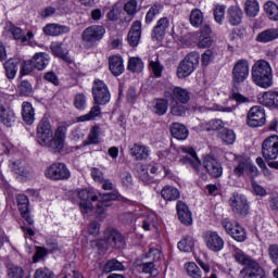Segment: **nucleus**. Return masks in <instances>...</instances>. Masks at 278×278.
<instances>
[{
  "instance_id": "f257e3e1",
  "label": "nucleus",
  "mask_w": 278,
  "mask_h": 278,
  "mask_svg": "<svg viewBox=\"0 0 278 278\" xmlns=\"http://www.w3.org/2000/svg\"><path fill=\"white\" fill-rule=\"evenodd\" d=\"M79 207L81 214H90L92 211V202L98 201L96 212L97 214H105V210L112 205V201H116L118 199V192H111L104 194H94V192L83 189L78 191Z\"/></svg>"
},
{
  "instance_id": "f03ea898",
  "label": "nucleus",
  "mask_w": 278,
  "mask_h": 278,
  "mask_svg": "<svg viewBox=\"0 0 278 278\" xmlns=\"http://www.w3.org/2000/svg\"><path fill=\"white\" fill-rule=\"evenodd\" d=\"M251 79L258 88H270L273 86V67L266 60L256 61L251 71Z\"/></svg>"
},
{
  "instance_id": "7ed1b4c3",
  "label": "nucleus",
  "mask_w": 278,
  "mask_h": 278,
  "mask_svg": "<svg viewBox=\"0 0 278 278\" xmlns=\"http://www.w3.org/2000/svg\"><path fill=\"white\" fill-rule=\"evenodd\" d=\"M201 55L198 52H191L181 60L177 67L178 79H186L190 77L193 71H197Z\"/></svg>"
},
{
  "instance_id": "20e7f679",
  "label": "nucleus",
  "mask_w": 278,
  "mask_h": 278,
  "mask_svg": "<svg viewBox=\"0 0 278 278\" xmlns=\"http://www.w3.org/2000/svg\"><path fill=\"white\" fill-rule=\"evenodd\" d=\"M92 97L96 105H108L112 99L110 89L103 80H94L92 86Z\"/></svg>"
},
{
  "instance_id": "39448f33",
  "label": "nucleus",
  "mask_w": 278,
  "mask_h": 278,
  "mask_svg": "<svg viewBox=\"0 0 278 278\" xmlns=\"http://www.w3.org/2000/svg\"><path fill=\"white\" fill-rule=\"evenodd\" d=\"M45 175L52 181H64L71 179V170L64 163H53L45 170Z\"/></svg>"
},
{
  "instance_id": "423d86ee",
  "label": "nucleus",
  "mask_w": 278,
  "mask_h": 278,
  "mask_svg": "<svg viewBox=\"0 0 278 278\" xmlns=\"http://www.w3.org/2000/svg\"><path fill=\"white\" fill-rule=\"evenodd\" d=\"M180 153H186L187 156H182L180 159L181 164H187L191 166L197 175H203L201 172V161H199V156H197V151L194 148L190 146H181L179 148Z\"/></svg>"
},
{
  "instance_id": "0eeeda50",
  "label": "nucleus",
  "mask_w": 278,
  "mask_h": 278,
  "mask_svg": "<svg viewBox=\"0 0 278 278\" xmlns=\"http://www.w3.org/2000/svg\"><path fill=\"white\" fill-rule=\"evenodd\" d=\"M222 225L226 233H228V236H231L232 239L237 242H244V240H247V230L237 222L225 218L222 220Z\"/></svg>"
},
{
  "instance_id": "6e6552de",
  "label": "nucleus",
  "mask_w": 278,
  "mask_h": 278,
  "mask_svg": "<svg viewBox=\"0 0 278 278\" xmlns=\"http://www.w3.org/2000/svg\"><path fill=\"white\" fill-rule=\"evenodd\" d=\"M249 127H264L266 125V111L260 105L252 106L247 115Z\"/></svg>"
},
{
  "instance_id": "1a4fd4ad",
  "label": "nucleus",
  "mask_w": 278,
  "mask_h": 278,
  "mask_svg": "<svg viewBox=\"0 0 278 278\" xmlns=\"http://www.w3.org/2000/svg\"><path fill=\"white\" fill-rule=\"evenodd\" d=\"M262 155L264 160L270 162L278 157V136L267 137L262 143Z\"/></svg>"
},
{
  "instance_id": "9d476101",
  "label": "nucleus",
  "mask_w": 278,
  "mask_h": 278,
  "mask_svg": "<svg viewBox=\"0 0 278 278\" xmlns=\"http://www.w3.org/2000/svg\"><path fill=\"white\" fill-rule=\"evenodd\" d=\"M249 61L247 59L237 61L232 67L233 84H244L249 79Z\"/></svg>"
},
{
  "instance_id": "9b49d317",
  "label": "nucleus",
  "mask_w": 278,
  "mask_h": 278,
  "mask_svg": "<svg viewBox=\"0 0 278 278\" xmlns=\"http://www.w3.org/2000/svg\"><path fill=\"white\" fill-rule=\"evenodd\" d=\"M103 36H105V27L101 25H92L83 31L81 38L84 42L94 45V42L103 40Z\"/></svg>"
},
{
  "instance_id": "f8f14e48",
  "label": "nucleus",
  "mask_w": 278,
  "mask_h": 278,
  "mask_svg": "<svg viewBox=\"0 0 278 278\" xmlns=\"http://www.w3.org/2000/svg\"><path fill=\"white\" fill-rule=\"evenodd\" d=\"M204 242L208 251L213 253H220L225 249V240L216 231H206L204 233Z\"/></svg>"
},
{
  "instance_id": "ddd939ff",
  "label": "nucleus",
  "mask_w": 278,
  "mask_h": 278,
  "mask_svg": "<svg viewBox=\"0 0 278 278\" xmlns=\"http://www.w3.org/2000/svg\"><path fill=\"white\" fill-rule=\"evenodd\" d=\"M229 205L233 212L238 216H247L249 214V202L247 198L240 193H235L229 199Z\"/></svg>"
},
{
  "instance_id": "4468645a",
  "label": "nucleus",
  "mask_w": 278,
  "mask_h": 278,
  "mask_svg": "<svg viewBox=\"0 0 278 278\" xmlns=\"http://www.w3.org/2000/svg\"><path fill=\"white\" fill-rule=\"evenodd\" d=\"M53 138V128L49 118L43 117L37 125V140L40 146L47 144V140Z\"/></svg>"
},
{
  "instance_id": "2eb2a0df",
  "label": "nucleus",
  "mask_w": 278,
  "mask_h": 278,
  "mask_svg": "<svg viewBox=\"0 0 278 278\" xmlns=\"http://www.w3.org/2000/svg\"><path fill=\"white\" fill-rule=\"evenodd\" d=\"M203 167L208 173V175H211V177H214L215 179H218V177L223 176V166L212 155L204 156Z\"/></svg>"
},
{
  "instance_id": "dca6fc26",
  "label": "nucleus",
  "mask_w": 278,
  "mask_h": 278,
  "mask_svg": "<svg viewBox=\"0 0 278 278\" xmlns=\"http://www.w3.org/2000/svg\"><path fill=\"white\" fill-rule=\"evenodd\" d=\"M104 240L106 244L113 247V249H123V247H125V238H123V235L116 229H106L104 231Z\"/></svg>"
},
{
  "instance_id": "f3484780",
  "label": "nucleus",
  "mask_w": 278,
  "mask_h": 278,
  "mask_svg": "<svg viewBox=\"0 0 278 278\" xmlns=\"http://www.w3.org/2000/svg\"><path fill=\"white\" fill-rule=\"evenodd\" d=\"M240 278H266V274L264 273V268L260 266V263L254 261L250 265L243 267L239 274Z\"/></svg>"
},
{
  "instance_id": "a211bd4d",
  "label": "nucleus",
  "mask_w": 278,
  "mask_h": 278,
  "mask_svg": "<svg viewBox=\"0 0 278 278\" xmlns=\"http://www.w3.org/2000/svg\"><path fill=\"white\" fill-rule=\"evenodd\" d=\"M16 201L22 218H24L27 225L31 227L34 225V218H31V215L29 214V198L23 193H20L16 195Z\"/></svg>"
},
{
  "instance_id": "6ab92c4d",
  "label": "nucleus",
  "mask_w": 278,
  "mask_h": 278,
  "mask_svg": "<svg viewBox=\"0 0 278 278\" xmlns=\"http://www.w3.org/2000/svg\"><path fill=\"white\" fill-rule=\"evenodd\" d=\"M9 166L16 177H21L22 179L31 177V168H29V165L23 161H10Z\"/></svg>"
},
{
  "instance_id": "aec40b11",
  "label": "nucleus",
  "mask_w": 278,
  "mask_h": 278,
  "mask_svg": "<svg viewBox=\"0 0 278 278\" xmlns=\"http://www.w3.org/2000/svg\"><path fill=\"white\" fill-rule=\"evenodd\" d=\"M170 27V20L168 17H161L152 30V40H164L166 31Z\"/></svg>"
},
{
  "instance_id": "412c9836",
  "label": "nucleus",
  "mask_w": 278,
  "mask_h": 278,
  "mask_svg": "<svg viewBox=\"0 0 278 278\" xmlns=\"http://www.w3.org/2000/svg\"><path fill=\"white\" fill-rule=\"evenodd\" d=\"M142 38V22L135 21L129 29L127 41L130 47H138Z\"/></svg>"
},
{
  "instance_id": "4be33fe9",
  "label": "nucleus",
  "mask_w": 278,
  "mask_h": 278,
  "mask_svg": "<svg viewBox=\"0 0 278 278\" xmlns=\"http://www.w3.org/2000/svg\"><path fill=\"white\" fill-rule=\"evenodd\" d=\"M176 210L178 214V220L182 225H186V227H190V225H192V212L190 211L188 205L182 201H178Z\"/></svg>"
},
{
  "instance_id": "5701e85b",
  "label": "nucleus",
  "mask_w": 278,
  "mask_h": 278,
  "mask_svg": "<svg viewBox=\"0 0 278 278\" xmlns=\"http://www.w3.org/2000/svg\"><path fill=\"white\" fill-rule=\"evenodd\" d=\"M244 13L239 7L232 5L227 10L226 18L232 27H238L242 23Z\"/></svg>"
},
{
  "instance_id": "b1692460",
  "label": "nucleus",
  "mask_w": 278,
  "mask_h": 278,
  "mask_svg": "<svg viewBox=\"0 0 278 278\" xmlns=\"http://www.w3.org/2000/svg\"><path fill=\"white\" fill-rule=\"evenodd\" d=\"M109 68L115 77L125 73V65L123 64V58L121 55H112L109 58Z\"/></svg>"
},
{
  "instance_id": "393cba45",
  "label": "nucleus",
  "mask_w": 278,
  "mask_h": 278,
  "mask_svg": "<svg viewBox=\"0 0 278 278\" xmlns=\"http://www.w3.org/2000/svg\"><path fill=\"white\" fill-rule=\"evenodd\" d=\"M0 123L5 125V127H12L16 123V114L10 108H5L3 104H0Z\"/></svg>"
},
{
  "instance_id": "a878e982",
  "label": "nucleus",
  "mask_w": 278,
  "mask_h": 278,
  "mask_svg": "<svg viewBox=\"0 0 278 278\" xmlns=\"http://www.w3.org/2000/svg\"><path fill=\"white\" fill-rule=\"evenodd\" d=\"M258 103L265 108L278 109V91H265L258 97Z\"/></svg>"
},
{
  "instance_id": "bb28decb",
  "label": "nucleus",
  "mask_w": 278,
  "mask_h": 278,
  "mask_svg": "<svg viewBox=\"0 0 278 278\" xmlns=\"http://www.w3.org/2000/svg\"><path fill=\"white\" fill-rule=\"evenodd\" d=\"M50 49L55 58H60L64 62H67V64H71V62H73V60H71V56H68V48H66V45H64L63 42H54L51 45Z\"/></svg>"
},
{
  "instance_id": "cd10ccee",
  "label": "nucleus",
  "mask_w": 278,
  "mask_h": 278,
  "mask_svg": "<svg viewBox=\"0 0 278 278\" xmlns=\"http://www.w3.org/2000/svg\"><path fill=\"white\" fill-rule=\"evenodd\" d=\"M18 66H21V61L18 59H9L4 62V73L7 79L12 81L16 77V73H18Z\"/></svg>"
},
{
  "instance_id": "c85d7f7f",
  "label": "nucleus",
  "mask_w": 278,
  "mask_h": 278,
  "mask_svg": "<svg viewBox=\"0 0 278 278\" xmlns=\"http://www.w3.org/2000/svg\"><path fill=\"white\" fill-rule=\"evenodd\" d=\"M71 31V28L66 25H60V24H48L43 27V34L46 36H62V34H68Z\"/></svg>"
},
{
  "instance_id": "c756f323",
  "label": "nucleus",
  "mask_w": 278,
  "mask_h": 278,
  "mask_svg": "<svg viewBox=\"0 0 278 278\" xmlns=\"http://www.w3.org/2000/svg\"><path fill=\"white\" fill-rule=\"evenodd\" d=\"M274 40H278V28H267L256 36V42H262L263 45L274 42Z\"/></svg>"
},
{
  "instance_id": "7c9ffc66",
  "label": "nucleus",
  "mask_w": 278,
  "mask_h": 278,
  "mask_svg": "<svg viewBox=\"0 0 278 278\" xmlns=\"http://www.w3.org/2000/svg\"><path fill=\"white\" fill-rule=\"evenodd\" d=\"M31 62L37 71H45L49 66V62H51V56L47 52H37L31 58Z\"/></svg>"
},
{
  "instance_id": "2f4dec72",
  "label": "nucleus",
  "mask_w": 278,
  "mask_h": 278,
  "mask_svg": "<svg viewBox=\"0 0 278 278\" xmlns=\"http://www.w3.org/2000/svg\"><path fill=\"white\" fill-rule=\"evenodd\" d=\"M169 131L176 140H186L189 136L188 128L181 123H173L169 127Z\"/></svg>"
},
{
  "instance_id": "473e14b6",
  "label": "nucleus",
  "mask_w": 278,
  "mask_h": 278,
  "mask_svg": "<svg viewBox=\"0 0 278 278\" xmlns=\"http://www.w3.org/2000/svg\"><path fill=\"white\" fill-rule=\"evenodd\" d=\"M232 256L235 257L236 262H238V264H241V266L244 267L251 266V264L255 263V261H253L251 256L247 255L240 248H233Z\"/></svg>"
},
{
  "instance_id": "72a5a7b5",
  "label": "nucleus",
  "mask_w": 278,
  "mask_h": 278,
  "mask_svg": "<svg viewBox=\"0 0 278 278\" xmlns=\"http://www.w3.org/2000/svg\"><path fill=\"white\" fill-rule=\"evenodd\" d=\"M130 155L135 157V160H147V157H149V147L135 143L130 148Z\"/></svg>"
},
{
  "instance_id": "f704fd0d",
  "label": "nucleus",
  "mask_w": 278,
  "mask_h": 278,
  "mask_svg": "<svg viewBox=\"0 0 278 278\" xmlns=\"http://www.w3.org/2000/svg\"><path fill=\"white\" fill-rule=\"evenodd\" d=\"M101 128L99 126H92L87 139L83 142V147H90V144H99L101 142Z\"/></svg>"
},
{
  "instance_id": "c9c22d12",
  "label": "nucleus",
  "mask_w": 278,
  "mask_h": 278,
  "mask_svg": "<svg viewBox=\"0 0 278 278\" xmlns=\"http://www.w3.org/2000/svg\"><path fill=\"white\" fill-rule=\"evenodd\" d=\"M161 197L164 199V201H177V199L180 197L179 189L173 186H165L161 190Z\"/></svg>"
},
{
  "instance_id": "e433bc0d",
  "label": "nucleus",
  "mask_w": 278,
  "mask_h": 278,
  "mask_svg": "<svg viewBox=\"0 0 278 278\" xmlns=\"http://www.w3.org/2000/svg\"><path fill=\"white\" fill-rule=\"evenodd\" d=\"M244 12L249 18H255L260 14V2L257 0H245Z\"/></svg>"
},
{
  "instance_id": "4c0bfd02",
  "label": "nucleus",
  "mask_w": 278,
  "mask_h": 278,
  "mask_svg": "<svg viewBox=\"0 0 278 278\" xmlns=\"http://www.w3.org/2000/svg\"><path fill=\"white\" fill-rule=\"evenodd\" d=\"M41 147H47L51 153H60L64 149V141L52 136L46 143H41Z\"/></svg>"
},
{
  "instance_id": "58836bf2",
  "label": "nucleus",
  "mask_w": 278,
  "mask_h": 278,
  "mask_svg": "<svg viewBox=\"0 0 278 278\" xmlns=\"http://www.w3.org/2000/svg\"><path fill=\"white\" fill-rule=\"evenodd\" d=\"M173 97L176 101H179V103L186 104L190 101V91L186 88L174 87Z\"/></svg>"
},
{
  "instance_id": "ea45409f",
  "label": "nucleus",
  "mask_w": 278,
  "mask_h": 278,
  "mask_svg": "<svg viewBox=\"0 0 278 278\" xmlns=\"http://www.w3.org/2000/svg\"><path fill=\"white\" fill-rule=\"evenodd\" d=\"M101 104H94L89 113L78 116L77 117V123H86L88 121H94L97 118V116H101V106H99Z\"/></svg>"
},
{
  "instance_id": "a19ab883",
  "label": "nucleus",
  "mask_w": 278,
  "mask_h": 278,
  "mask_svg": "<svg viewBox=\"0 0 278 278\" xmlns=\"http://www.w3.org/2000/svg\"><path fill=\"white\" fill-rule=\"evenodd\" d=\"M153 112L157 116H164L168 112V100L161 98L153 101Z\"/></svg>"
},
{
  "instance_id": "79ce46f5",
  "label": "nucleus",
  "mask_w": 278,
  "mask_h": 278,
  "mask_svg": "<svg viewBox=\"0 0 278 278\" xmlns=\"http://www.w3.org/2000/svg\"><path fill=\"white\" fill-rule=\"evenodd\" d=\"M22 116L27 123V125H31L35 121V112H34V106H31V103L29 102H24L22 105Z\"/></svg>"
},
{
  "instance_id": "37998d69",
  "label": "nucleus",
  "mask_w": 278,
  "mask_h": 278,
  "mask_svg": "<svg viewBox=\"0 0 278 278\" xmlns=\"http://www.w3.org/2000/svg\"><path fill=\"white\" fill-rule=\"evenodd\" d=\"M11 34L15 40H21V42H23V43L29 42L31 40V38H34L33 31H28L25 35V33H23V29H21L18 27H12Z\"/></svg>"
},
{
  "instance_id": "c03bdc74",
  "label": "nucleus",
  "mask_w": 278,
  "mask_h": 278,
  "mask_svg": "<svg viewBox=\"0 0 278 278\" xmlns=\"http://www.w3.org/2000/svg\"><path fill=\"white\" fill-rule=\"evenodd\" d=\"M127 68L130 73H142L144 70V63L142 62V59L132 56L128 60Z\"/></svg>"
},
{
  "instance_id": "a18cd8bd",
  "label": "nucleus",
  "mask_w": 278,
  "mask_h": 278,
  "mask_svg": "<svg viewBox=\"0 0 278 278\" xmlns=\"http://www.w3.org/2000/svg\"><path fill=\"white\" fill-rule=\"evenodd\" d=\"M114 270H125V265L116 258L109 260L103 267V273L110 274Z\"/></svg>"
},
{
  "instance_id": "49530a36",
  "label": "nucleus",
  "mask_w": 278,
  "mask_h": 278,
  "mask_svg": "<svg viewBox=\"0 0 278 278\" xmlns=\"http://www.w3.org/2000/svg\"><path fill=\"white\" fill-rule=\"evenodd\" d=\"M264 10L270 21H278V5L273 1H267L264 4Z\"/></svg>"
},
{
  "instance_id": "de8ad7c7",
  "label": "nucleus",
  "mask_w": 278,
  "mask_h": 278,
  "mask_svg": "<svg viewBox=\"0 0 278 278\" xmlns=\"http://www.w3.org/2000/svg\"><path fill=\"white\" fill-rule=\"evenodd\" d=\"M218 137L224 144H233V142H236V132L229 128H224L219 131Z\"/></svg>"
},
{
  "instance_id": "09e8293b",
  "label": "nucleus",
  "mask_w": 278,
  "mask_h": 278,
  "mask_svg": "<svg viewBox=\"0 0 278 278\" xmlns=\"http://www.w3.org/2000/svg\"><path fill=\"white\" fill-rule=\"evenodd\" d=\"M179 251L184 253H190L194 249V239L192 237H185L177 244Z\"/></svg>"
},
{
  "instance_id": "8fccbe9b",
  "label": "nucleus",
  "mask_w": 278,
  "mask_h": 278,
  "mask_svg": "<svg viewBox=\"0 0 278 278\" xmlns=\"http://www.w3.org/2000/svg\"><path fill=\"white\" fill-rule=\"evenodd\" d=\"M203 12L199 9H193L190 13L189 21L192 25V27H201L203 25Z\"/></svg>"
},
{
  "instance_id": "3c124183",
  "label": "nucleus",
  "mask_w": 278,
  "mask_h": 278,
  "mask_svg": "<svg viewBox=\"0 0 278 278\" xmlns=\"http://www.w3.org/2000/svg\"><path fill=\"white\" fill-rule=\"evenodd\" d=\"M238 162L239 164L235 168L233 173L237 175V177H242V175H247V170L249 169L251 162L244 157H239Z\"/></svg>"
},
{
  "instance_id": "603ef678",
  "label": "nucleus",
  "mask_w": 278,
  "mask_h": 278,
  "mask_svg": "<svg viewBox=\"0 0 278 278\" xmlns=\"http://www.w3.org/2000/svg\"><path fill=\"white\" fill-rule=\"evenodd\" d=\"M8 277L9 278H23L25 277V269L18 265H8Z\"/></svg>"
},
{
  "instance_id": "864d4df0",
  "label": "nucleus",
  "mask_w": 278,
  "mask_h": 278,
  "mask_svg": "<svg viewBox=\"0 0 278 278\" xmlns=\"http://www.w3.org/2000/svg\"><path fill=\"white\" fill-rule=\"evenodd\" d=\"M124 12H126L128 16H136V14H138V0H129L126 2L124 4Z\"/></svg>"
},
{
  "instance_id": "5fc2aeb1",
  "label": "nucleus",
  "mask_w": 278,
  "mask_h": 278,
  "mask_svg": "<svg viewBox=\"0 0 278 278\" xmlns=\"http://www.w3.org/2000/svg\"><path fill=\"white\" fill-rule=\"evenodd\" d=\"M140 268L142 273H146V275H150L151 277H157V269H155V264L153 263V261L141 264Z\"/></svg>"
},
{
  "instance_id": "6e6d98bb",
  "label": "nucleus",
  "mask_w": 278,
  "mask_h": 278,
  "mask_svg": "<svg viewBox=\"0 0 278 278\" xmlns=\"http://www.w3.org/2000/svg\"><path fill=\"white\" fill-rule=\"evenodd\" d=\"M186 268H187V273H188L189 277L201 278V276H202L201 268H199V266L195 265V263H188L186 265Z\"/></svg>"
},
{
  "instance_id": "4d7b16f0",
  "label": "nucleus",
  "mask_w": 278,
  "mask_h": 278,
  "mask_svg": "<svg viewBox=\"0 0 278 278\" xmlns=\"http://www.w3.org/2000/svg\"><path fill=\"white\" fill-rule=\"evenodd\" d=\"M87 98L84 93H76L74 97V108L76 110H86Z\"/></svg>"
},
{
  "instance_id": "13d9d810",
  "label": "nucleus",
  "mask_w": 278,
  "mask_h": 278,
  "mask_svg": "<svg viewBox=\"0 0 278 278\" xmlns=\"http://www.w3.org/2000/svg\"><path fill=\"white\" fill-rule=\"evenodd\" d=\"M161 10H162V5L160 4L152 5L146 15V23L148 24L153 23V18H155V16L160 14Z\"/></svg>"
},
{
  "instance_id": "bf43d9fd",
  "label": "nucleus",
  "mask_w": 278,
  "mask_h": 278,
  "mask_svg": "<svg viewBox=\"0 0 278 278\" xmlns=\"http://www.w3.org/2000/svg\"><path fill=\"white\" fill-rule=\"evenodd\" d=\"M34 91L30 83L27 80H22L18 86V92L22 97H29V94Z\"/></svg>"
},
{
  "instance_id": "052dcab7",
  "label": "nucleus",
  "mask_w": 278,
  "mask_h": 278,
  "mask_svg": "<svg viewBox=\"0 0 278 278\" xmlns=\"http://www.w3.org/2000/svg\"><path fill=\"white\" fill-rule=\"evenodd\" d=\"M224 127L223 119H212L206 124V131H220Z\"/></svg>"
},
{
  "instance_id": "680f3d73",
  "label": "nucleus",
  "mask_w": 278,
  "mask_h": 278,
  "mask_svg": "<svg viewBox=\"0 0 278 278\" xmlns=\"http://www.w3.org/2000/svg\"><path fill=\"white\" fill-rule=\"evenodd\" d=\"M225 5H216L214 10V18L218 25H223V21H225Z\"/></svg>"
},
{
  "instance_id": "e2e57ef3",
  "label": "nucleus",
  "mask_w": 278,
  "mask_h": 278,
  "mask_svg": "<svg viewBox=\"0 0 278 278\" xmlns=\"http://www.w3.org/2000/svg\"><path fill=\"white\" fill-rule=\"evenodd\" d=\"M149 66L154 77H162V73L164 71V66L160 63V61H150Z\"/></svg>"
},
{
  "instance_id": "0e129e2a",
  "label": "nucleus",
  "mask_w": 278,
  "mask_h": 278,
  "mask_svg": "<svg viewBox=\"0 0 278 278\" xmlns=\"http://www.w3.org/2000/svg\"><path fill=\"white\" fill-rule=\"evenodd\" d=\"M121 2H116L113 4L111 11L106 14L109 21H116L118 16H121Z\"/></svg>"
},
{
  "instance_id": "69168bd1",
  "label": "nucleus",
  "mask_w": 278,
  "mask_h": 278,
  "mask_svg": "<svg viewBox=\"0 0 278 278\" xmlns=\"http://www.w3.org/2000/svg\"><path fill=\"white\" fill-rule=\"evenodd\" d=\"M36 68V65H34V62H31V59L28 61H24L22 63V67H21V76L23 77V75H29V73H34V70Z\"/></svg>"
},
{
  "instance_id": "338daca9",
  "label": "nucleus",
  "mask_w": 278,
  "mask_h": 278,
  "mask_svg": "<svg viewBox=\"0 0 278 278\" xmlns=\"http://www.w3.org/2000/svg\"><path fill=\"white\" fill-rule=\"evenodd\" d=\"M35 278H55V274L49 268H39L35 271Z\"/></svg>"
},
{
  "instance_id": "774afa93",
  "label": "nucleus",
  "mask_w": 278,
  "mask_h": 278,
  "mask_svg": "<svg viewBox=\"0 0 278 278\" xmlns=\"http://www.w3.org/2000/svg\"><path fill=\"white\" fill-rule=\"evenodd\" d=\"M268 255L273 262V264H276L278 266V244H270L268 248Z\"/></svg>"
}]
</instances>
